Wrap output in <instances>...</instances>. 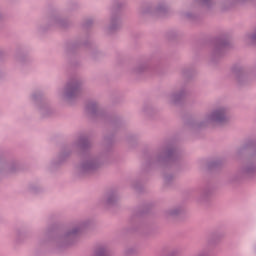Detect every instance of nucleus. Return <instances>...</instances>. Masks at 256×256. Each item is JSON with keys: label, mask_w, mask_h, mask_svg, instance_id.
Listing matches in <instances>:
<instances>
[{"label": "nucleus", "mask_w": 256, "mask_h": 256, "mask_svg": "<svg viewBox=\"0 0 256 256\" xmlns=\"http://www.w3.org/2000/svg\"><path fill=\"white\" fill-rule=\"evenodd\" d=\"M211 121H217L218 123H221L223 119H225V113L223 110H218L215 111L211 116H210Z\"/></svg>", "instance_id": "nucleus-1"}]
</instances>
